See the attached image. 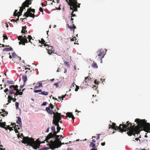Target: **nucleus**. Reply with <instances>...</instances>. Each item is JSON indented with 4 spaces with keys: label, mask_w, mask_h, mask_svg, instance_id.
<instances>
[{
    "label": "nucleus",
    "mask_w": 150,
    "mask_h": 150,
    "mask_svg": "<svg viewBox=\"0 0 150 150\" xmlns=\"http://www.w3.org/2000/svg\"><path fill=\"white\" fill-rule=\"evenodd\" d=\"M47 102H44L41 105H42L45 106L47 105Z\"/></svg>",
    "instance_id": "obj_48"
},
{
    "label": "nucleus",
    "mask_w": 150,
    "mask_h": 150,
    "mask_svg": "<svg viewBox=\"0 0 150 150\" xmlns=\"http://www.w3.org/2000/svg\"><path fill=\"white\" fill-rule=\"evenodd\" d=\"M48 47V48H47V50L48 51L49 50H51L52 49H54L53 47L51 46H49L48 45V46H47Z\"/></svg>",
    "instance_id": "obj_35"
},
{
    "label": "nucleus",
    "mask_w": 150,
    "mask_h": 150,
    "mask_svg": "<svg viewBox=\"0 0 150 150\" xmlns=\"http://www.w3.org/2000/svg\"><path fill=\"white\" fill-rule=\"evenodd\" d=\"M13 16H18V14L17 13H15V12H14V13H13Z\"/></svg>",
    "instance_id": "obj_57"
},
{
    "label": "nucleus",
    "mask_w": 150,
    "mask_h": 150,
    "mask_svg": "<svg viewBox=\"0 0 150 150\" xmlns=\"http://www.w3.org/2000/svg\"><path fill=\"white\" fill-rule=\"evenodd\" d=\"M96 142V141L95 139H93L92 141V142L91 143H95Z\"/></svg>",
    "instance_id": "obj_59"
},
{
    "label": "nucleus",
    "mask_w": 150,
    "mask_h": 150,
    "mask_svg": "<svg viewBox=\"0 0 150 150\" xmlns=\"http://www.w3.org/2000/svg\"><path fill=\"white\" fill-rule=\"evenodd\" d=\"M32 0H26L22 4V6L20 7V11L18 12V13H20L19 16H21L22 15V13L24 9H25L26 7H29V5L31 4H32L31 1Z\"/></svg>",
    "instance_id": "obj_7"
},
{
    "label": "nucleus",
    "mask_w": 150,
    "mask_h": 150,
    "mask_svg": "<svg viewBox=\"0 0 150 150\" xmlns=\"http://www.w3.org/2000/svg\"><path fill=\"white\" fill-rule=\"evenodd\" d=\"M39 42V43H41L42 44H43L45 46H48V44H47V42H45V41L43 39V38H42L41 39V40H38Z\"/></svg>",
    "instance_id": "obj_12"
},
{
    "label": "nucleus",
    "mask_w": 150,
    "mask_h": 150,
    "mask_svg": "<svg viewBox=\"0 0 150 150\" xmlns=\"http://www.w3.org/2000/svg\"><path fill=\"white\" fill-rule=\"evenodd\" d=\"M6 128H7V129H8L10 131L13 130L12 127H10L9 126H7Z\"/></svg>",
    "instance_id": "obj_38"
},
{
    "label": "nucleus",
    "mask_w": 150,
    "mask_h": 150,
    "mask_svg": "<svg viewBox=\"0 0 150 150\" xmlns=\"http://www.w3.org/2000/svg\"><path fill=\"white\" fill-rule=\"evenodd\" d=\"M13 50V49L12 47H10L9 48L6 47L4 48L3 50V51H11Z\"/></svg>",
    "instance_id": "obj_29"
},
{
    "label": "nucleus",
    "mask_w": 150,
    "mask_h": 150,
    "mask_svg": "<svg viewBox=\"0 0 150 150\" xmlns=\"http://www.w3.org/2000/svg\"><path fill=\"white\" fill-rule=\"evenodd\" d=\"M91 66L94 68H97L98 67L97 64L94 61L93 63L92 64Z\"/></svg>",
    "instance_id": "obj_24"
},
{
    "label": "nucleus",
    "mask_w": 150,
    "mask_h": 150,
    "mask_svg": "<svg viewBox=\"0 0 150 150\" xmlns=\"http://www.w3.org/2000/svg\"><path fill=\"white\" fill-rule=\"evenodd\" d=\"M54 49H52L51 50L48 51V53L49 54H51V53H54Z\"/></svg>",
    "instance_id": "obj_32"
},
{
    "label": "nucleus",
    "mask_w": 150,
    "mask_h": 150,
    "mask_svg": "<svg viewBox=\"0 0 150 150\" xmlns=\"http://www.w3.org/2000/svg\"><path fill=\"white\" fill-rule=\"evenodd\" d=\"M99 82L97 81L96 80H95L94 81V83H95V84H98V83H99Z\"/></svg>",
    "instance_id": "obj_62"
},
{
    "label": "nucleus",
    "mask_w": 150,
    "mask_h": 150,
    "mask_svg": "<svg viewBox=\"0 0 150 150\" xmlns=\"http://www.w3.org/2000/svg\"><path fill=\"white\" fill-rule=\"evenodd\" d=\"M7 82L9 84H13L14 83V82L13 81L8 80Z\"/></svg>",
    "instance_id": "obj_37"
},
{
    "label": "nucleus",
    "mask_w": 150,
    "mask_h": 150,
    "mask_svg": "<svg viewBox=\"0 0 150 150\" xmlns=\"http://www.w3.org/2000/svg\"><path fill=\"white\" fill-rule=\"evenodd\" d=\"M89 146L91 147L92 148H97V146H96L95 144L93 143H90Z\"/></svg>",
    "instance_id": "obj_27"
},
{
    "label": "nucleus",
    "mask_w": 150,
    "mask_h": 150,
    "mask_svg": "<svg viewBox=\"0 0 150 150\" xmlns=\"http://www.w3.org/2000/svg\"><path fill=\"white\" fill-rule=\"evenodd\" d=\"M50 127H48L47 128V129L46 130V132H49V129H50Z\"/></svg>",
    "instance_id": "obj_64"
},
{
    "label": "nucleus",
    "mask_w": 150,
    "mask_h": 150,
    "mask_svg": "<svg viewBox=\"0 0 150 150\" xmlns=\"http://www.w3.org/2000/svg\"><path fill=\"white\" fill-rule=\"evenodd\" d=\"M28 39L29 40L28 42H30L31 44H32V42H31V39L33 40V39H32V38L30 35H28Z\"/></svg>",
    "instance_id": "obj_33"
},
{
    "label": "nucleus",
    "mask_w": 150,
    "mask_h": 150,
    "mask_svg": "<svg viewBox=\"0 0 150 150\" xmlns=\"http://www.w3.org/2000/svg\"><path fill=\"white\" fill-rule=\"evenodd\" d=\"M59 122L58 121H53V123L55 125H56L57 127H59Z\"/></svg>",
    "instance_id": "obj_34"
},
{
    "label": "nucleus",
    "mask_w": 150,
    "mask_h": 150,
    "mask_svg": "<svg viewBox=\"0 0 150 150\" xmlns=\"http://www.w3.org/2000/svg\"><path fill=\"white\" fill-rule=\"evenodd\" d=\"M66 117H69V118L71 117L73 120H74L75 118L72 112H68L66 113Z\"/></svg>",
    "instance_id": "obj_14"
},
{
    "label": "nucleus",
    "mask_w": 150,
    "mask_h": 150,
    "mask_svg": "<svg viewBox=\"0 0 150 150\" xmlns=\"http://www.w3.org/2000/svg\"><path fill=\"white\" fill-rule=\"evenodd\" d=\"M16 54L15 52H13V53H12L13 57L15 56H16Z\"/></svg>",
    "instance_id": "obj_61"
},
{
    "label": "nucleus",
    "mask_w": 150,
    "mask_h": 150,
    "mask_svg": "<svg viewBox=\"0 0 150 150\" xmlns=\"http://www.w3.org/2000/svg\"><path fill=\"white\" fill-rule=\"evenodd\" d=\"M64 63L66 65L68 66H70L69 63L67 61L65 62Z\"/></svg>",
    "instance_id": "obj_43"
},
{
    "label": "nucleus",
    "mask_w": 150,
    "mask_h": 150,
    "mask_svg": "<svg viewBox=\"0 0 150 150\" xmlns=\"http://www.w3.org/2000/svg\"><path fill=\"white\" fill-rule=\"evenodd\" d=\"M72 24L73 26H69V25H68V28H70L71 30L73 29H75L76 28V26L74 25L73 24V22L72 21Z\"/></svg>",
    "instance_id": "obj_18"
},
{
    "label": "nucleus",
    "mask_w": 150,
    "mask_h": 150,
    "mask_svg": "<svg viewBox=\"0 0 150 150\" xmlns=\"http://www.w3.org/2000/svg\"><path fill=\"white\" fill-rule=\"evenodd\" d=\"M35 12V10L30 8H28L27 11L24 13V16L26 17H30L34 18L35 16L34 14Z\"/></svg>",
    "instance_id": "obj_8"
},
{
    "label": "nucleus",
    "mask_w": 150,
    "mask_h": 150,
    "mask_svg": "<svg viewBox=\"0 0 150 150\" xmlns=\"http://www.w3.org/2000/svg\"><path fill=\"white\" fill-rule=\"evenodd\" d=\"M16 90V92L15 93V94H14V97L15 98L16 97V96H17L18 95V88H17V89H16V90Z\"/></svg>",
    "instance_id": "obj_36"
},
{
    "label": "nucleus",
    "mask_w": 150,
    "mask_h": 150,
    "mask_svg": "<svg viewBox=\"0 0 150 150\" xmlns=\"http://www.w3.org/2000/svg\"><path fill=\"white\" fill-rule=\"evenodd\" d=\"M105 144V142L101 143V145L102 146H104Z\"/></svg>",
    "instance_id": "obj_60"
},
{
    "label": "nucleus",
    "mask_w": 150,
    "mask_h": 150,
    "mask_svg": "<svg viewBox=\"0 0 150 150\" xmlns=\"http://www.w3.org/2000/svg\"><path fill=\"white\" fill-rule=\"evenodd\" d=\"M8 91V88H7L6 89L4 90V91L6 93Z\"/></svg>",
    "instance_id": "obj_63"
},
{
    "label": "nucleus",
    "mask_w": 150,
    "mask_h": 150,
    "mask_svg": "<svg viewBox=\"0 0 150 150\" xmlns=\"http://www.w3.org/2000/svg\"><path fill=\"white\" fill-rule=\"evenodd\" d=\"M50 108H51V109H53L54 108V106L51 103L50 105H49V106Z\"/></svg>",
    "instance_id": "obj_41"
},
{
    "label": "nucleus",
    "mask_w": 150,
    "mask_h": 150,
    "mask_svg": "<svg viewBox=\"0 0 150 150\" xmlns=\"http://www.w3.org/2000/svg\"><path fill=\"white\" fill-rule=\"evenodd\" d=\"M51 130L53 132L50 133L47 136L45 139V140L44 141L45 142V141H46L47 142H48L49 140H50L52 138L55 137V135H57V131H55V128L54 126L51 127Z\"/></svg>",
    "instance_id": "obj_5"
},
{
    "label": "nucleus",
    "mask_w": 150,
    "mask_h": 150,
    "mask_svg": "<svg viewBox=\"0 0 150 150\" xmlns=\"http://www.w3.org/2000/svg\"><path fill=\"white\" fill-rule=\"evenodd\" d=\"M97 135H98V136L97 137L96 139L97 140H98L100 138V136H99V135H100V134H97Z\"/></svg>",
    "instance_id": "obj_58"
},
{
    "label": "nucleus",
    "mask_w": 150,
    "mask_h": 150,
    "mask_svg": "<svg viewBox=\"0 0 150 150\" xmlns=\"http://www.w3.org/2000/svg\"><path fill=\"white\" fill-rule=\"evenodd\" d=\"M105 51L104 50L101 49L97 51V55L96 57L97 61H101V62H102V59L105 54Z\"/></svg>",
    "instance_id": "obj_6"
},
{
    "label": "nucleus",
    "mask_w": 150,
    "mask_h": 150,
    "mask_svg": "<svg viewBox=\"0 0 150 150\" xmlns=\"http://www.w3.org/2000/svg\"><path fill=\"white\" fill-rule=\"evenodd\" d=\"M55 114H54V118L53 121L59 122L62 119L61 113H58L57 112H55Z\"/></svg>",
    "instance_id": "obj_9"
},
{
    "label": "nucleus",
    "mask_w": 150,
    "mask_h": 150,
    "mask_svg": "<svg viewBox=\"0 0 150 150\" xmlns=\"http://www.w3.org/2000/svg\"><path fill=\"white\" fill-rule=\"evenodd\" d=\"M54 85L56 86V87H57L58 86V83H55L54 84Z\"/></svg>",
    "instance_id": "obj_50"
},
{
    "label": "nucleus",
    "mask_w": 150,
    "mask_h": 150,
    "mask_svg": "<svg viewBox=\"0 0 150 150\" xmlns=\"http://www.w3.org/2000/svg\"><path fill=\"white\" fill-rule=\"evenodd\" d=\"M66 95H62V100H63L64 98H65L66 97Z\"/></svg>",
    "instance_id": "obj_53"
},
{
    "label": "nucleus",
    "mask_w": 150,
    "mask_h": 150,
    "mask_svg": "<svg viewBox=\"0 0 150 150\" xmlns=\"http://www.w3.org/2000/svg\"><path fill=\"white\" fill-rule=\"evenodd\" d=\"M18 86L17 85H16L15 86L14 85H11L9 87V89H12V88H13L14 90H16L17 89V88H18Z\"/></svg>",
    "instance_id": "obj_22"
},
{
    "label": "nucleus",
    "mask_w": 150,
    "mask_h": 150,
    "mask_svg": "<svg viewBox=\"0 0 150 150\" xmlns=\"http://www.w3.org/2000/svg\"><path fill=\"white\" fill-rule=\"evenodd\" d=\"M21 136H23V137L22 142L24 144H27L28 145L32 146L33 149H37L39 148L41 144L45 143L44 141L41 142L39 141V139L35 141L34 139L32 138H29L28 137H25L22 133L21 134V135L18 134V138L21 137Z\"/></svg>",
    "instance_id": "obj_2"
},
{
    "label": "nucleus",
    "mask_w": 150,
    "mask_h": 150,
    "mask_svg": "<svg viewBox=\"0 0 150 150\" xmlns=\"http://www.w3.org/2000/svg\"><path fill=\"white\" fill-rule=\"evenodd\" d=\"M97 148H93L92 149H91L90 150H97Z\"/></svg>",
    "instance_id": "obj_55"
},
{
    "label": "nucleus",
    "mask_w": 150,
    "mask_h": 150,
    "mask_svg": "<svg viewBox=\"0 0 150 150\" xmlns=\"http://www.w3.org/2000/svg\"><path fill=\"white\" fill-rule=\"evenodd\" d=\"M14 90H13L12 89H9V96H12L11 94H13L15 93Z\"/></svg>",
    "instance_id": "obj_30"
},
{
    "label": "nucleus",
    "mask_w": 150,
    "mask_h": 150,
    "mask_svg": "<svg viewBox=\"0 0 150 150\" xmlns=\"http://www.w3.org/2000/svg\"><path fill=\"white\" fill-rule=\"evenodd\" d=\"M7 126L6 125V123L5 122H0V127L7 130V128H6Z\"/></svg>",
    "instance_id": "obj_13"
},
{
    "label": "nucleus",
    "mask_w": 150,
    "mask_h": 150,
    "mask_svg": "<svg viewBox=\"0 0 150 150\" xmlns=\"http://www.w3.org/2000/svg\"><path fill=\"white\" fill-rule=\"evenodd\" d=\"M46 110L47 112L50 115L55 114V112H53V110H50L49 107H46L45 109Z\"/></svg>",
    "instance_id": "obj_11"
},
{
    "label": "nucleus",
    "mask_w": 150,
    "mask_h": 150,
    "mask_svg": "<svg viewBox=\"0 0 150 150\" xmlns=\"http://www.w3.org/2000/svg\"><path fill=\"white\" fill-rule=\"evenodd\" d=\"M48 92L47 91H43L41 93H39V94H41L44 96H47L48 94Z\"/></svg>",
    "instance_id": "obj_21"
},
{
    "label": "nucleus",
    "mask_w": 150,
    "mask_h": 150,
    "mask_svg": "<svg viewBox=\"0 0 150 150\" xmlns=\"http://www.w3.org/2000/svg\"><path fill=\"white\" fill-rule=\"evenodd\" d=\"M76 39V38L75 37H73L71 39V41H74Z\"/></svg>",
    "instance_id": "obj_46"
},
{
    "label": "nucleus",
    "mask_w": 150,
    "mask_h": 150,
    "mask_svg": "<svg viewBox=\"0 0 150 150\" xmlns=\"http://www.w3.org/2000/svg\"><path fill=\"white\" fill-rule=\"evenodd\" d=\"M34 92L35 93H37L39 92V90H34Z\"/></svg>",
    "instance_id": "obj_54"
},
{
    "label": "nucleus",
    "mask_w": 150,
    "mask_h": 150,
    "mask_svg": "<svg viewBox=\"0 0 150 150\" xmlns=\"http://www.w3.org/2000/svg\"><path fill=\"white\" fill-rule=\"evenodd\" d=\"M12 96H8V103L6 104V105H8L9 103L11 102V101L12 100Z\"/></svg>",
    "instance_id": "obj_28"
},
{
    "label": "nucleus",
    "mask_w": 150,
    "mask_h": 150,
    "mask_svg": "<svg viewBox=\"0 0 150 150\" xmlns=\"http://www.w3.org/2000/svg\"><path fill=\"white\" fill-rule=\"evenodd\" d=\"M19 105V103L18 102H16L15 103V105L16 106V109H18V106Z\"/></svg>",
    "instance_id": "obj_39"
},
{
    "label": "nucleus",
    "mask_w": 150,
    "mask_h": 150,
    "mask_svg": "<svg viewBox=\"0 0 150 150\" xmlns=\"http://www.w3.org/2000/svg\"><path fill=\"white\" fill-rule=\"evenodd\" d=\"M75 85H76V84L74 83H73L71 84V88L72 87H74Z\"/></svg>",
    "instance_id": "obj_47"
},
{
    "label": "nucleus",
    "mask_w": 150,
    "mask_h": 150,
    "mask_svg": "<svg viewBox=\"0 0 150 150\" xmlns=\"http://www.w3.org/2000/svg\"><path fill=\"white\" fill-rule=\"evenodd\" d=\"M1 111H2V112L4 113V114H1V115L4 117L5 115H6V114H8V112L6 111L4 109H2Z\"/></svg>",
    "instance_id": "obj_19"
},
{
    "label": "nucleus",
    "mask_w": 150,
    "mask_h": 150,
    "mask_svg": "<svg viewBox=\"0 0 150 150\" xmlns=\"http://www.w3.org/2000/svg\"><path fill=\"white\" fill-rule=\"evenodd\" d=\"M18 120L17 121V123L19 125V126L21 127H22V122L21 119L20 117H17Z\"/></svg>",
    "instance_id": "obj_16"
},
{
    "label": "nucleus",
    "mask_w": 150,
    "mask_h": 150,
    "mask_svg": "<svg viewBox=\"0 0 150 150\" xmlns=\"http://www.w3.org/2000/svg\"><path fill=\"white\" fill-rule=\"evenodd\" d=\"M76 88L75 89V91H78L79 89V87L77 85H76Z\"/></svg>",
    "instance_id": "obj_44"
},
{
    "label": "nucleus",
    "mask_w": 150,
    "mask_h": 150,
    "mask_svg": "<svg viewBox=\"0 0 150 150\" xmlns=\"http://www.w3.org/2000/svg\"><path fill=\"white\" fill-rule=\"evenodd\" d=\"M3 37L4 38V39H5L6 40H7L8 39L7 36L6 35H4Z\"/></svg>",
    "instance_id": "obj_52"
},
{
    "label": "nucleus",
    "mask_w": 150,
    "mask_h": 150,
    "mask_svg": "<svg viewBox=\"0 0 150 150\" xmlns=\"http://www.w3.org/2000/svg\"><path fill=\"white\" fill-rule=\"evenodd\" d=\"M39 10L40 11L42 12H43V10L42 8L40 7Z\"/></svg>",
    "instance_id": "obj_56"
},
{
    "label": "nucleus",
    "mask_w": 150,
    "mask_h": 150,
    "mask_svg": "<svg viewBox=\"0 0 150 150\" xmlns=\"http://www.w3.org/2000/svg\"><path fill=\"white\" fill-rule=\"evenodd\" d=\"M60 135H56L52 138L51 139L49 140L47 142L49 144L50 148L54 149L55 148H58L61 146V140L62 138H59Z\"/></svg>",
    "instance_id": "obj_3"
},
{
    "label": "nucleus",
    "mask_w": 150,
    "mask_h": 150,
    "mask_svg": "<svg viewBox=\"0 0 150 150\" xmlns=\"http://www.w3.org/2000/svg\"><path fill=\"white\" fill-rule=\"evenodd\" d=\"M28 40H27V39H23V40H22V41H21V42L22 43V44L23 45H25V43H27L28 42Z\"/></svg>",
    "instance_id": "obj_26"
},
{
    "label": "nucleus",
    "mask_w": 150,
    "mask_h": 150,
    "mask_svg": "<svg viewBox=\"0 0 150 150\" xmlns=\"http://www.w3.org/2000/svg\"><path fill=\"white\" fill-rule=\"evenodd\" d=\"M24 89H23L22 90L23 91L22 92H19V91H18V95H22L23 94V92Z\"/></svg>",
    "instance_id": "obj_42"
},
{
    "label": "nucleus",
    "mask_w": 150,
    "mask_h": 150,
    "mask_svg": "<svg viewBox=\"0 0 150 150\" xmlns=\"http://www.w3.org/2000/svg\"><path fill=\"white\" fill-rule=\"evenodd\" d=\"M22 29L21 30V33H22L26 34V33L25 32V31L26 30V26H23L22 27Z\"/></svg>",
    "instance_id": "obj_23"
},
{
    "label": "nucleus",
    "mask_w": 150,
    "mask_h": 150,
    "mask_svg": "<svg viewBox=\"0 0 150 150\" xmlns=\"http://www.w3.org/2000/svg\"><path fill=\"white\" fill-rule=\"evenodd\" d=\"M42 87V84L41 81H40L37 84V86L35 87V88H39L40 87Z\"/></svg>",
    "instance_id": "obj_17"
},
{
    "label": "nucleus",
    "mask_w": 150,
    "mask_h": 150,
    "mask_svg": "<svg viewBox=\"0 0 150 150\" xmlns=\"http://www.w3.org/2000/svg\"><path fill=\"white\" fill-rule=\"evenodd\" d=\"M24 67L25 68V69L26 70L28 69V70H26L25 71V75L27 76V75H28L32 71L30 70V68H26V66H24Z\"/></svg>",
    "instance_id": "obj_15"
},
{
    "label": "nucleus",
    "mask_w": 150,
    "mask_h": 150,
    "mask_svg": "<svg viewBox=\"0 0 150 150\" xmlns=\"http://www.w3.org/2000/svg\"><path fill=\"white\" fill-rule=\"evenodd\" d=\"M19 127L18 125H17V126H16L15 127H14V128L15 129V131L16 132V133H18V131L17 130V129H20L19 127Z\"/></svg>",
    "instance_id": "obj_31"
},
{
    "label": "nucleus",
    "mask_w": 150,
    "mask_h": 150,
    "mask_svg": "<svg viewBox=\"0 0 150 150\" xmlns=\"http://www.w3.org/2000/svg\"><path fill=\"white\" fill-rule=\"evenodd\" d=\"M61 129L60 127L59 126L58 127H57V133H58L59 132L60 130Z\"/></svg>",
    "instance_id": "obj_40"
},
{
    "label": "nucleus",
    "mask_w": 150,
    "mask_h": 150,
    "mask_svg": "<svg viewBox=\"0 0 150 150\" xmlns=\"http://www.w3.org/2000/svg\"><path fill=\"white\" fill-rule=\"evenodd\" d=\"M135 122H136L137 124V126H135V124L132 125V124L129 121H127L125 124L120 125V126H122L123 128L121 129V132L122 133L129 130L127 132V134L129 136L132 135H135L136 134H139L140 131L142 130L149 132V129L150 130V124L149 123L145 122L144 120L138 118L135 120Z\"/></svg>",
    "instance_id": "obj_1"
},
{
    "label": "nucleus",
    "mask_w": 150,
    "mask_h": 150,
    "mask_svg": "<svg viewBox=\"0 0 150 150\" xmlns=\"http://www.w3.org/2000/svg\"><path fill=\"white\" fill-rule=\"evenodd\" d=\"M47 149L46 148L44 147L43 148H42L39 149L40 150H47Z\"/></svg>",
    "instance_id": "obj_51"
},
{
    "label": "nucleus",
    "mask_w": 150,
    "mask_h": 150,
    "mask_svg": "<svg viewBox=\"0 0 150 150\" xmlns=\"http://www.w3.org/2000/svg\"><path fill=\"white\" fill-rule=\"evenodd\" d=\"M125 123V122H124V123H123L122 122V124H120L119 127L116 126V125L115 123H112V125H110L109 126H110V127H111L112 129H115V130H116L117 129H119L120 131L121 132V129H122V128H122V126H120V125L124 124V123Z\"/></svg>",
    "instance_id": "obj_10"
},
{
    "label": "nucleus",
    "mask_w": 150,
    "mask_h": 150,
    "mask_svg": "<svg viewBox=\"0 0 150 150\" xmlns=\"http://www.w3.org/2000/svg\"><path fill=\"white\" fill-rule=\"evenodd\" d=\"M18 40L20 41H22V40H23V39H27V38H26L25 36H24L23 37L22 36H19L18 37Z\"/></svg>",
    "instance_id": "obj_20"
},
{
    "label": "nucleus",
    "mask_w": 150,
    "mask_h": 150,
    "mask_svg": "<svg viewBox=\"0 0 150 150\" xmlns=\"http://www.w3.org/2000/svg\"><path fill=\"white\" fill-rule=\"evenodd\" d=\"M68 4L70 6V9L72 10L71 14V17L76 16L75 14H74V11H77V8H80V4L78 3L76 0H68Z\"/></svg>",
    "instance_id": "obj_4"
},
{
    "label": "nucleus",
    "mask_w": 150,
    "mask_h": 150,
    "mask_svg": "<svg viewBox=\"0 0 150 150\" xmlns=\"http://www.w3.org/2000/svg\"><path fill=\"white\" fill-rule=\"evenodd\" d=\"M22 78L24 83H25L27 80V78L26 75L23 76L22 77Z\"/></svg>",
    "instance_id": "obj_25"
},
{
    "label": "nucleus",
    "mask_w": 150,
    "mask_h": 150,
    "mask_svg": "<svg viewBox=\"0 0 150 150\" xmlns=\"http://www.w3.org/2000/svg\"><path fill=\"white\" fill-rule=\"evenodd\" d=\"M16 100V99L15 97L14 98H13L12 97V100L13 102H15Z\"/></svg>",
    "instance_id": "obj_49"
},
{
    "label": "nucleus",
    "mask_w": 150,
    "mask_h": 150,
    "mask_svg": "<svg viewBox=\"0 0 150 150\" xmlns=\"http://www.w3.org/2000/svg\"><path fill=\"white\" fill-rule=\"evenodd\" d=\"M87 80H89V79L88 76L85 78V81L86 83L87 82Z\"/></svg>",
    "instance_id": "obj_45"
}]
</instances>
